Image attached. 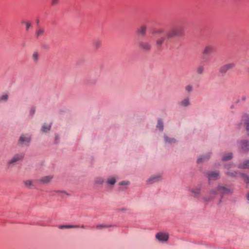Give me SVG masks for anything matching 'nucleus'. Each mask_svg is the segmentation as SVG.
Instances as JSON below:
<instances>
[{
	"instance_id": "c9c22d12",
	"label": "nucleus",
	"mask_w": 249,
	"mask_h": 249,
	"mask_svg": "<svg viewBox=\"0 0 249 249\" xmlns=\"http://www.w3.org/2000/svg\"><path fill=\"white\" fill-rule=\"evenodd\" d=\"M129 184V182L128 181H122L120 183V185H128Z\"/></svg>"
},
{
	"instance_id": "58836bf2",
	"label": "nucleus",
	"mask_w": 249,
	"mask_h": 249,
	"mask_svg": "<svg viewBox=\"0 0 249 249\" xmlns=\"http://www.w3.org/2000/svg\"><path fill=\"white\" fill-rule=\"evenodd\" d=\"M247 198L248 200H249V192L247 195Z\"/></svg>"
},
{
	"instance_id": "f8f14e48",
	"label": "nucleus",
	"mask_w": 249,
	"mask_h": 249,
	"mask_svg": "<svg viewBox=\"0 0 249 249\" xmlns=\"http://www.w3.org/2000/svg\"><path fill=\"white\" fill-rule=\"evenodd\" d=\"M217 190L220 191L222 194H231V190L230 189L226 188L225 187L219 186L217 188Z\"/></svg>"
},
{
	"instance_id": "1a4fd4ad",
	"label": "nucleus",
	"mask_w": 249,
	"mask_h": 249,
	"mask_svg": "<svg viewBox=\"0 0 249 249\" xmlns=\"http://www.w3.org/2000/svg\"><path fill=\"white\" fill-rule=\"evenodd\" d=\"M146 26L145 25H142L140 28L137 29V34L139 36H144L146 34Z\"/></svg>"
},
{
	"instance_id": "9b49d317",
	"label": "nucleus",
	"mask_w": 249,
	"mask_h": 249,
	"mask_svg": "<svg viewBox=\"0 0 249 249\" xmlns=\"http://www.w3.org/2000/svg\"><path fill=\"white\" fill-rule=\"evenodd\" d=\"M31 141L30 137H26L24 135H22L19 139V142L21 144L29 143Z\"/></svg>"
},
{
	"instance_id": "ddd939ff",
	"label": "nucleus",
	"mask_w": 249,
	"mask_h": 249,
	"mask_svg": "<svg viewBox=\"0 0 249 249\" xmlns=\"http://www.w3.org/2000/svg\"><path fill=\"white\" fill-rule=\"evenodd\" d=\"M24 154L18 155L17 154L12 158V159L9 162V164L13 163L15 162L18 161L22 160L24 157Z\"/></svg>"
},
{
	"instance_id": "a878e982",
	"label": "nucleus",
	"mask_w": 249,
	"mask_h": 249,
	"mask_svg": "<svg viewBox=\"0 0 249 249\" xmlns=\"http://www.w3.org/2000/svg\"><path fill=\"white\" fill-rule=\"evenodd\" d=\"M78 226L74 225H62L59 227L60 229L77 228Z\"/></svg>"
},
{
	"instance_id": "c85d7f7f",
	"label": "nucleus",
	"mask_w": 249,
	"mask_h": 249,
	"mask_svg": "<svg viewBox=\"0 0 249 249\" xmlns=\"http://www.w3.org/2000/svg\"><path fill=\"white\" fill-rule=\"evenodd\" d=\"M204 71V68L202 66H199L197 69V72L198 74H201Z\"/></svg>"
},
{
	"instance_id": "7c9ffc66",
	"label": "nucleus",
	"mask_w": 249,
	"mask_h": 249,
	"mask_svg": "<svg viewBox=\"0 0 249 249\" xmlns=\"http://www.w3.org/2000/svg\"><path fill=\"white\" fill-rule=\"evenodd\" d=\"M24 183L26 186H30L32 184V181L31 180H27L25 181Z\"/></svg>"
},
{
	"instance_id": "5701e85b",
	"label": "nucleus",
	"mask_w": 249,
	"mask_h": 249,
	"mask_svg": "<svg viewBox=\"0 0 249 249\" xmlns=\"http://www.w3.org/2000/svg\"><path fill=\"white\" fill-rule=\"evenodd\" d=\"M116 180L114 178H110L107 179V183L110 185H114L116 183Z\"/></svg>"
},
{
	"instance_id": "20e7f679",
	"label": "nucleus",
	"mask_w": 249,
	"mask_h": 249,
	"mask_svg": "<svg viewBox=\"0 0 249 249\" xmlns=\"http://www.w3.org/2000/svg\"><path fill=\"white\" fill-rule=\"evenodd\" d=\"M216 49L213 46V45H207L205 47L202 53L203 55H209L210 54L212 53H214L215 52Z\"/></svg>"
},
{
	"instance_id": "4c0bfd02",
	"label": "nucleus",
	"mask_w": 249,
	"mask_h": 249,
	"mask_svg": "<svg viewBox=\"0 0 249 249\" xmlns=\"http://www.w3.org/2000/svg\"><path fill=\"white\" fill-rule=\"evenodd\" d=\"M211 193H212V194H213V195H214L216 194V191H212V192H211Z\"/></svg>"
},
{
	"instance_id": "2eb2a0df",
	"label": "nucleus",
	"mask_w": 249,
	"mask_h": 249,
	"mask_svg": "<svg viewBox=\"0 0 249 249\" xmlns=\"http://www.w3.org/2000/svg\"><path fill=\"white\" fill-rule=\"evenodd\" d=\"M52 178H53V176H46V177L43 178H41V179H40L38 181V182L43 183V184L48 183L52 180Z\"/></svg>"
},
{
	"instance_id": "ea45409f",
	"label": "nucleus",
	"mask_w": 249,
	"mask_h": 249,
	"mask_svg": "<svg viewBox=\"0 0 249 249\" xmlns=\"http://www.w3.org/2000/svg\"><path fill=\"white\" fill-rule=\"evenodd\" d=\"M31 112H32V113L33 114H34V112H35V109H32Z\"/></svg>"
},
{
	"instance_id": "f257e3e1",
	"label": "nucleus",
	"mask_w": 249,
	"mask_h": 249,
	"mask_svg": "<svg viewBox=\"0 0 249 249\" xmlns=\"http://www.w3.org/2000/svg\"><path fill=\"white\" fill-rule=\"evenodd\" d=\"M184 35V29L182 26L172 28L166 34L167 39L181 36Z\"/></svg>"
},
{
	"instance_id": "4be33fe9",
	"label": "nucleus",
	"mask_w": 249,
	"mask_h": 249,
	"mask_svg": "<svg viewBox=\"0 0 249 249\" xmlns=\"http://www.w3.org/2000/svg\"><path fill=\"white\" fill-rule=\"evenodd\" d=\"M51 129L50 125H46L44 124L42 126L41 130L44 132H47L49 131Z\"/></svg>"
},
{
	"instance_id": "72a5a7b5",
	"label": "nucleus",
	"mask_w": 249,
	"mask_h": 249,
	"mask_svg": "<svg viewBox=\"0 0 249 249\" xmlns=\"http://www.w3.org/2000/svg\"><path fill=\"white\" fill-rule=\"evenodd\" d=\"M205 157H203V158H199L197 159V163H200L201 162H202L203 161V160H204Z\"/></svg>"
},
{
	"instance_id": "4468645a",
	"label": "nucleus",
	"mask_w": 249,
	"mask_h": 249,
	"mask_svg": "<svg viewBox=\"0 0 249 249\" xmlns=\"http://www.w3.org/2000/svg\"><path fill=\"white\" fill-rule=\"evenodd\" d=\"M161 177L160 176H153V177L150 178H149L147 180V183H148V184H151V183H154V182L159 181L161 179Z\"/></svg>"
},
{
	"instance_id": "f03ea898",
	"label": "nucleus",
	"mask_w": 249,
	"mask_h": 249,
	"mask_svg": "<svg viewBox=\"0 0 249 249\" xmlns=\"http://www.w3.org/2000/svg\"><path fill=\"white\" fill-rule=\"evenodd\" d=\"M239 148L240 150L243 153L249 152V141L241 140L239 142Z\"/></svg>"
},
{
	"instance_id": "7ed1b4c3",
	"label": "nucleus",
	"mask_w": 249,
	"mask_h": 249,
	"mask_svg": "<svg viewBox=\"0 0 249 249\" xmlns=\"http://www.w3.org/2000/svg\"><path fill=\"white\" fill-rule=\"evenodd\" d=\"M156 238L159 241L166 242L169 239V234L167 233L159 232L157 233Z\"/></svg>"
},
{
	"instance_id": "f3484780",
	"label": "nucleus",
	"mask_w": 249,
	"mask_h": 249,
	"mask_svg": "<svg viewBox=\"0 0 249 249\" xmlns=\"http://www.w3.org/2000/svg\"><path fill=\"white\" fill-rule=\"evenodd\" d=\"M164 33V30L163 29H159L154 30L152 32V35L155 36H160Z\"/></svg>"
},
{
	"instance_id": "412c9836",
	"label": "nucleus",
	"mask_w": 249,
	"mask_h": 249,
	"mask_svg": "<svg viewBox=\"0 0 249 249\" xmlns=\"http://www.w3.org/2000/svg\"><path fill=\"white\" fill-rule=\"evenodd\" d=\"M101 46V41L100 40H95L93 43V46L96 49L100 47Z\"/></svg>"
},
{
	"instance_id": "6e6552de",
	"label": "nucleus",
	"mask_w": 249,
	"mask_h": 249,
	"mask_svg": "<svg viewBox=\"0 0 249 249\" xmlns=\"http://www.w3.org/2000/svg\"><path fill=\"white\" fill-rule=\"evenodd\" d=\"M167 38L166 37V35L160 37L158 38L156 40V46L157 48L160 49L164 42V40Z\"/></svg>"
},
{
	"instance_id": "79ce46f5",
	"label": "nucleus",
	"mask_w": 249,
	"mask_h": 249,
	"mask_svg": "<svg viewBox=\"0 0 249 249\" xmlns=\"http://www.w3.org/2000/svg\"><path fill=\"white\" fill-rule=\"evenodd\" d=\"M204 200H206V201H207V200L206 199V198H204Z\"/></svg>"
},
{
	"instance_id": "cd10ccee",
	"label": "nucleus",
	"mask_w": 249,
	"mask_h": 249,
	"mask_svg": "<svg viewBox=\"0 0 249 249\" xmlns=\"http://www.w3.org/2000/svg\"><path fill=\"white\" fill-rule=\"evenodd\" d=\"M158 127H159L160 130H162L163 128V123L161 121H159L158 123Z\"/></svg>"
},
{
	"instance_id": "c756f323",
	"label": "nucleus",
	"mask_w": 249,
	"mask_h": 249,
	"mask_svg": "<svg viewBox=\"0 0 249 249\" xmlns=\"http://www.w3.org/2000/svg\"><path fill=\"white\" fill-rule=\"evenodd\" d=\"M111 225H98L96 226V228H108L111 227Z\"/></svg>"
},
{
	"instance_id": "0eeeda50",
	"label": "nucleus",
	"mask_w": 249,
	"mask_h": 249,
	"mask_svg": "<svg viewBox=\"0 0 249 249\" xmlns=\"http://www.w3.org/2000/svg\"><path fill=\"white\" fill-rule=\"evenodd\" d=\"M139 45L141 49L145 51H149L151 49L150 44L147 42H140L139 43Z\"/></svg>"
},
{
	"instance_id": "423d86ee",
	"label": "nucleus",
	"mask_w": 249,
	"mask_h": 249,
	"mask_svg": "<svg viewBox=\"0 0 249 249\" xmlns=\"http://www.w3.org/2000/svg\"><path fill=\"white\" fill-rule=\"evenodd\" d=\"M242 120L244 121L245 124L246 125L247 135H249V115L244 114L242 116Z\"/></svg>"
},
{
	"instance_id": "a19ab883",
	"label": "nucleus",
	"mask_w": 249,
	"mask_h": 249,
	"mask_svg": "<svg viewBox=\"0 0 249 249\" xmlns=\"http://www.w3.org/2000/svg\"><path fill=\"white\" fill-rule=\"evenodd\" d=\"M247 71L248 73L249 74V68L247 69Z\"/></svg>"
},
{
	"instance_id": "a211bd4d",
	"label": "nucleus",
	"mask_w": 249,
	"mask_h": 249,
	"mask_svg": "<svg viewBox=\"0 0 249 249\" xmlns=\"http://www.w3.org/2000/svg\"><path fill=\"white\" fill-rule=\"evenodd\" d=\"M232 153H229L225 155H224L222 159L223 161H227L231 160L232 158Z\"/></svg>"
},
{
	"instance_id": "bb28decb",
	"label": "nucleus",
	"mask_w": 249,
	"mask_h": 249,
	"mask_svg": "<svg viewBox=\"0 0 249 249\" xmlns=\"http://www.w3.org/2000/svg\"><path fill=\"white\" fill-rule=\"evenodd\" d=\"M22 23H24L25 24L26 29L27 31H28L29 28H30L32 26L31 24L29 22H22Z\"/></svg>"
},
{
	"instance_id": "f704fd0d",
	"label": "nucleus",
	"mask_w": 249,
	"mask_h": 249,
	"mask_svg": "<svg viewBox=\"0 0 249 249\" xmlns=\"http://www.w3.org/2000/svg\"><path fill=\"white\" fill-rule=\"evenodd\" d=\"M186 90H187L188 91L190 92V91H191L192 90V86H190V85H188V86H187L186 87Z\"/></svg>"
},
{
	"instance_id": "b1692460",
	"label": "nucleus",
	"mask_w": 249,
	"mask_h": 249,
	"mask_svg": "<svg viewBox=\"0 0 249 249\" xmlns=\"http://www.w3.org/2000/svg\"><path fill=\"white\" fill-rule=\"evenodd\" d=\"M60 2V0H51V5L52 6H55L58 5Z\"/></svg>"
},
{
	"instance_id": "9d476101",
	"label": "nucleus",
	"mask_w": 249,
	"mask_h": 249,
	"mask_svg": "<svg viewBox=\"0 0 249 249\" xmlns=\"http://www.w3.org/2000/svg\"><path fill=\"white\" fill-rule=\"evenodd\" d=\"M234 66V64L233 63H230L227 65H225L222 67L220 69V71L222 73L226 72L229 69H232Z\"/></svg>"
},
{
	"instance_id": "dca6fc26",
	"label": "nucleus",
	"mask_w": 249,
	"mask_h": 249,
	"mask_svg": "<svg viewBox=\"0 0 249 249\" xmlns=\"http://www.w3.org/2000/svg\"><path fill=\"white\" fill-rule=\"evenodd\" d=\"M239 167L242 169H249V160H246L239 165Z\"/></svg>"
},
{
	"instance_id": "aec40b11",
	"label": "nucleus",
	"mask_w": 249,
	"mask_h": 249,
	"mask_svg": "<svg viewBox=\"0 0 249 249\" xmlns=\"http://www.w3.org/2000/svg\"><path fill=\"white\" fill-rule=\"evenodd\" d=\"M241 177L243 179L244 181L248 185L249 184V176L245 174H242Z\"/></svg>"
},
{
	"instance_id": "39448f33",
	"label": "nucleus",
	"mask_w": 249,
	"mask_h": 249,
	"mask_svg": "<svg viewBox=\"0 0 249 249\" xmlns=\"http://www.w3.org/2000/svg\"><path fill=\"white\" fill-rule=\"evenodd\" d=\"M207 176L209 180L211 179L216 180L219 177V173L216 171H211L207 173Z\"/></svg>"
},
{
	"instance_id": "e433bc0d",
	"label": "nucleus",
	"mask_w": 249,
	"mask_h": 249,
	"mask_svg": "<svg viewBox=\"0 0 249 249\" xmlns=\"http://www.w3.org/2000/svg\"><path fill=\"white\" fill-rule=\"evenodd\" d=\"M192 192L195 194H199L200 193V189H197L196 190H192Z\"/></svg>"
},
{
	"instance_id": "473e14b6",
	"label": "nucleus",
	"mask_w": 249,
	"mask_h": 249,
	"mask_svg": "<svg viewBox=\"0 0 249 249\" xmlns=\"http://www.w3.org/2000/svg\"><path fill=\"white\" fill-rule=\"evenodd\" d=\"M33 58L34 59V60L35 61H37V59H38V53H35L34 54H33Z\"/></svg>"
},
{
	"instance_id": "6ab92c4d",
	"label": "nucleus",
	"mask_w": 249,
	"mask_h": 249,
	"mask_svg": "<svg viewBox=\"0 0 249 249\" xmlns=\"http://www.w3.org/2000/svg\"><path fill=\"white\" fill-rule=\"evenodd\" d=\"M44 29L40 28L38 29L36 32V36L37 37L42 36L44 33Z\"/></svg>"
},
{
	"instance_id": "393cba45",
	"label": "nucleus",
	"mask_w": 249,
	"mask_h": 249,
	"mask_svg": "<svg viewBox=\"0 0 249 249\" xmlns=\"http://www.w3.org/2000/svg\"><path fill=\"white\" fill-rule=\"evenodd\" d=\"M181 104L184 107H186V106H188L189 105V99H184L181 102Z\"/></svg>"
},
{
	"instance_id": "2f4dec72",
	"label": "nucleus",
	"mask_w": 249,
	"mask_h": 249,
	"mask_svg": "<svg viewBox=\"0 0 249 249\" xmlns=\"http://www.w3.org/2000/svg\"><path fill=\"white\" fill-rule=\"evenodd\" d=\"M8 99V95L7 94H4V95H3L0 99V100H7Z\"/></svg>"
}]
</instances>
